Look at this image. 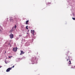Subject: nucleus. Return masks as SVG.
Returning <instances> with one entry per match:
<instances>
[{
    "mask_svg": "<svg viewBox=\"0 0 75 75\" xmlns=\"http://www.w3.org/2000/svg\"><path fill=\"white\" fill-rule=\"evenodd\" d=\"M50 3L49 4H51V3Z\"/></svg>",
    "mask_w": 75,
    "mask_h": 75,
    "instance_id": "23",
    "label": "nucleus"
},
{
    "mask_svg": "<svg viewBox=\"0 0 75 75\" xmlns=\"http://www.w3.org/2000/svg\"><path fill=\"white\" fill-rule=\"evenodd\" d=\"M35 32L34 30H33L32 32H31L32 34H33V35H34V33Z\"/></svg>",
    "mask_w": 75,
    "mask_h": 75,
    "instance_id": "10",
    "label": "nucleus"
},
{
    "mask_svg": "<svg viewBox=\"0 0 75 75\" xmlns=\"http://www.w3.org/2000/svg\"><path fill=\"white\" fill-rule=\"evenodd\" d=\"M15 28H17V26H16V25H15Z\"/></svg>",
    "mask_w": 75,
    "mask_h": 75,
    "instance_id": "15",
    "label": "nucleus"
},
{
    "mask_svg": "<svg viewBox=\"0 0 75 75\" xmlns=\"http://www.w3.org/2000/svg\"><path fill=\"white\" fill-rule=\"evenodd\" d=\"M26 29H27V30H28V26H27L26 27Z\"/></svg>",
    "mask_w": 75,
    "mask_h": 75,
    "instance_id": "13",
    "label": "nucleus"
},
{
    "mask_svg": "<svg viewBox=\"0 0 75 75\" xmlns=\"http://www.w3.org/2000/svg\"><path fill=\"white\" fill-rule=\"evenodd\" d=\"M69 64H71V61H69Z\"/></svg>",
    "mask_w": 75,
    "mask_h": 75,
    "instance_id": "11",
    "label": "nucleus"
},
{
    "mask_svg": "<svg viewBox=\"0 0 75 75\" xmlns=\"http://www.w3.org/2000/svg\"><path fill=\"white\" fill-rule=\"evenodd\" d=\"M21 53H20V55H21L22 54H24V52H23V51L21 50Z\"/></svg>",
    "mask_w": 75,
    "mask_h": 75,
    "instance_id": "5",
    "label": "nucleus"
},
{
    "mask_svg": "<svg viewBox=\"0 0 75 75\" xmlns=\"http://www.w3.org/2000/svg\"><path fill=\"white\" fill-rule=\"evenodd\" d=\"M17 48L16 47V48H13V51H14V52H16L17 51Z\"/></svg>",
    "mask_w": 75,
    "mask_h": 75,
    "instance_id": "2",
    "label": "nucleus"
},
{
    "mask_svg": "<svg viewBox=\"0 0 75 75\" xmlns=\"http://www.w3.org/2000/svg\"><path fill=\"white\" fill-rule=\"evenodd\" d=\"M11 57H12V56H11V57H10V56H9V57H8V58H11Z\"/></svg>",
    "mask_w": 75,
    "mask_h": 75,
    "instance_id": "16",
    "label": "nucleus"
},
{
    "mask_svg": "<svg viewBox=\"0 0 75 75\" xmlns=\"http://www.w3.org/2000/svg\"><path fill=\"white\" fill-rule=\"evenodd\" d=\"M9 45H10V43L9 44Z\"/></svg>",
    "mask_w": 75,
    "mask_h": 75,
    "instance_id": "25",
    "label": "nucleus"
},
{
    "mask_svg": "<svg viewBox=\"0 0 75 75\" xmlns=\"http://www.w3.org/2000/svg\"><path fill=\"white\" fill-rule=\"evenodd\" d=\"M10 46L11 47V45H10Z\"/></svg>",
    "mask_w": 75,
    "mask_h": 75,
    "instance_id": "21",
    "label": "nucleus"
},
{
    "mask_svg": "<svg viewBox=\"0 0 75 75\" xmlns=\"http://www.w3.org/2000/svg\"><path fill=\"white\" fill-rule=\"evenodd\" d=\"M68 52H69V51H68V52H67V53H68Z\"/></svg>",
    "mask_w": 75,
    "mask_h": 75,
    "instance_id": "19",
    "label": "nucleus"
},
{
    "mask_svg": "<svg viewBox=\"0 0 75 75\" xmlns=\"http://www.w3.org/2000/svg\"><path fill=\"white\" fill-rule=\"evenodd\" d=\"M1 67H0V68Z\"/></svg>",
    "mask_w": 75,
    "mask_h": 75,
    "instance_id": "26",
    "label": "nucleus"
},
{
    "mask_svg": "<svg viewBox=\"0 0 75 75\" xmlns=\"http://www.w3.org/2000/svg\"><path fill=\"white\" fill-rule=\"evenodd\" d=\"M6 64H7V62H5Z\"/></svg>",
    "mask_w": 75,
    "mask_h": 75,
    "instance_id": "20",
    "label": "nucleus"
},
{
    "mask_svg": "<svg viewBox=\"0 0 75 75\" xmlns=\"http://www.w3.org/2000/svg\"><path fill=\"white\" fill-rule=\"evenodd\" d=\"M18 39V38H16V39Z\"/></svg>",
    "mask_w": 75,
    "mask_h": 75,
    "instance_id": "22",
    "label": "nucleus"
},
{
    "mask_svg": "<svg viewBox=\"0 0 75 75\" xmlns=\"http://www.w3.org/2000/svg\"><path fill=\"white\" fill-rule=\"evenodd\" d=\"M66 59H67V61H68V60H69V56L66 57Z\"/></svg>",
    "mask_w": 75,
    "mask_h": 75,
    "instance_id": "4",
    "label": "nucleus"
},
{
    "mask_svg": "<svg viewBox=\"0 0 75 75\" xmlns=\"http://www.w3.org/2000/svg\"><path fill=\"white\" fill-rule=\"evenodd\" d=\"M36 59V58L35 57H34L33 58L31 59V60H33V61H34Z\"/></svg>",
    "mask_w": 75,
    "mask_h": 75,
    "instance_id": "6",
    "label": "nucleus"
},
{
    "mask_svg": "<svg viewBox=\"0 0 75 75\" xmlns=\"http://www.w3.org/2000/svg\"><path fill=\"white\" fill-rule=\"evenodd\" d=\"M13 31V29H12L11 30V31H10V33H12V31Z\"/></svg>",
    "mask_w": 75,
    "mask_h": 75,
    "instance_id": "12",
    "label": "nucleus"
},
{
    "mask_svg": "<svg viewBox=\"0 0 75 75\" xmlns=\"http://www.w3.org/2000/svg\"><path fill=\"white\" fill-rule=\"evenodd\" d=\"M19 36H20V37H21L22 36V35H19Z\"/></svg>",
    "mask_w": 75,
    "mask_h": 75,
    "instance_id": "17",
    "label": "nucleus"
},
{
    "mask_svg": "<svg viewBox=\"0 0 75 75\" xmlns=\"http://www.w3.org/2000/svg\"><path fill=\"white\" fill-rule=\"evenodd\" d=\"M14 66H13L12 67V68H14Z\"/></svg>",
    "mask_w": 75,
    "mask_h": 75,
    "instance_id": "18",
    "label": "nucleus"
},
{
    "mask_svg": "<svg viewBox=\"0 0 75 75\" xmlns=\"http://www.w3.org/2000/svg\"><path fill=\"white\" fill-rule=\"evenodd\" d=\"M29 22V20H28L26 21V24H28V23Z\"/></svg>",
    "mask_w": 75,
    "mask_h": 75,
    "instance_id": "9",
    "label": "nucleus"
},
{
    "mask_svg": "<svg viewBox=\"0 0 75 75\" xmlns=\"http://www.w3.org/2000/svg\"><path fill=\"white\" fill-rule=\"evenodd\" d=\"M23 40H22V41H23Z\"/></svg>",
    "mask_w": 75,
    "mask_h": 75,
    "instance_id": "24",
    "label": "nucleus"
},
{
    "mask_svg": "<svg viewBox=\"0 0 75 75\" xmlns=\"http://www.w3.org/2000/svg\"><path fill=\"white\" fill-rule=\"evenodd\" d=\"M2 30H3V28L1 27H0V31H2Z\"/></svg>",
    "mask_w": 75,
    "mask_h": 75,
    "instance_id": "8",
    "label": "nucleus"
},
{
    "mask_svg": "<svg viewBox=\"0 0 75 75\" xmlns=\"http://www.w3.org/2000/svg\"><path fill=\"white\" fill-rule=\"evenodd\" d=\"M72 19L74 20H75V18H72Z\"/></svg>",
    "mask_w": 75,
    "mask_h": 75,
    "instance_id": "14",
    "label": "nucleus"
},
{
    "mask_svg": "<svg viewBox=\"0 0 75 75\" xmlns=\"http://www.w3.org/2000/svg\"><path fill=\"white\" fill-rule=\"evenodd\" d=\"M10 21L11 22L12 21L13 23V22H14V20H13V19H10Z\"/></svg>",
    "mask_w": 75,
    "mask_h": 75,
    "instance_id": "7",
    "label": "nucleus"
},
{
    "mask_svg": "<svg viewBox=\"0 0 75 75\" xmlns=\"http://www.w3.org/2000/svg\"><path fill=\"white\" fill-rule=\"evenodd\" d=\"M11 68H8L6 70V71L7 72H9V71H10V70H11Z\"/></svg>",
    "mask_w": 75,
    "mask_h": 75,
    "instance_id": "3",
    "label": "nucleus"
},
{
    "mask_svg": "<svg viewBox=\"0 0 75 75\" xmlns=\"http://www.w3.org/2000/svg\"><path fill=\"white\" fill-rule=\"evenodd\" d=\"M13 35L12 33H11L10 35V37L11 38V39H12V38H13Z\"/></svg>",
    "mask_w": 75,
    "mask_h": 75,
    "instance_id": "1",
    "label": "nucleus"
}]
</instances>
